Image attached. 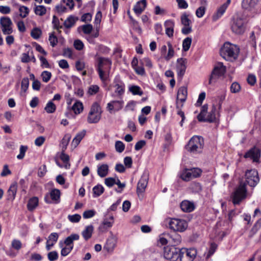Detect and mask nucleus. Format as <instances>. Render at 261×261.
Listing matches in <instances>:
<instances>
[{
	"label": "nucleus",
	"mask_w": 261,
	"mask_h": 261,
	"mask_svg": "<svg viewBox=\"0 0 261 261\" xmlns=\"http://www.w3.org/2000/svg\"><path fill=\"white\" fill-rule=\"evenodd\" d=\"M246 23L245 15L241 12H237L231 19V30L236 35H242L245 31Z\"/></svg>",
	"instance_id": "obj_1"
},
{
	"label": "nucleus",
	"mask_w": 261,
	"mask_h": 261,
	"mask_svg": "<svg viewBox=\"0 0 261 261\" xmlns=\"http://www.w3.org/2000/svg\"><path fill=\"white\" fill-rule=\"evenodd\" d=\"M240 52L238 46L226 42L221 47L220 53L221 57L227 61H232L237 59Z\"/></svg>",
	"instance_id": "obj_2"
},
{
	"label": "nucleus",
	"mask_w": 261,
	"mask_h": 261,
	"mask_svg": "<svg viewBox=\"0 0 261 261\" xmlns=\"http://www.w3.org/2000/svg\"><path fill=\"white\" fill-rule=\"evenodd\" d=\"M97 70L100 80L104 82L108 77V74L111 69L112 62L108 58L99 57L98 58Z\"/></svg>",
	"instance_id": "obj_3"
},
{
	"label": "nucleus",
	"mask_w": 261,
	"mask_h": 261,
	"mask_svg": "<svg viewBox=\"0 0 261 261\" xmlns=\"http://www.w3.org/2000/svg\"><path fill=\"white\" fill-rule=\"evenodd\" d=\"M204 146V140L200 136H193L186 146V149L190 153L197 154L201 153Z\"/></svg>",
	"instance_id": "obj_4"
},
{
	"label": "nucleus",
	"mask_w": 261,
	"mask_h": 261,
	"mask_svg": "<svg viewBox=\"0 0 261 261\" xmlns=\"http://www.w3.org/2000/svg\"><path fill=\"white\" fill-rule=\"evenodd\" d=\"M246 184L240 181L239 185L235 189L231 195V199L234 205L239 204L247 197Z\"/></svg>",
	"instance_id": "obj_5"
},
{
	"label": "nucleus",
	"mask_w": 261,
	"mask_h": 261,
	"mask_svg": "<svg viewBox=\"0 0 261 261\" xmlns=\"http://www.w3.org/2000/svg\"><path fill=\"white\" fill-rule=\"evenodd\" d=\"M208 106L203 105L201 108L200 114L197 116V119L199 121L213 122L216 119V107L213 105L210 112H207Z\"/></svg>",
	"instance_id": "obj_6"
},
{
	"label": "nucleus",
	"mask_w": 261,
	"mask_h": 261,
	"mask_svg": "<svg viewBox=\"0 0 261 261\" xmlns=\"http://www.w3.org/2000/svg\"><path fill=\"white\" fill-rule=\"evenodd\" d=\"M166 221L169 228L174 231L184 232L188 227V223L184 219L169 218Z\"/></svg>",
	"instance_id": "obj_7"
},
{
	"label": "nucleus",
	"mask_w": 261,
	"mask_h": 261,
	"mask_svg": "<svg viewBox=\"0 0 261 261\" xmlns=\"http://www.w3.org/2000/svg\"><path fill=\"white\" fill-rule=\"evenodd\" d=\"M101 110L96 102L93 103L89 112L87 121L89 123H96L101 118Z\"/></svg>",
	"instance_id": "obj_8"
},
{
	"label": "nucleus",
	"mask_w": 261,
	"mask_h": 261,
	"mask_svg": "<svg viewBox=\"0 0 261 261\" xmlns=\"http://www.w3.org/2000/svg\"><path fill=\"white\" fill-rule=\"evenodd\" d=\"M180 249L174 246H167L164 247V258L170 261H179L180 257Z\"/></svg>",
	"instance_id": "obj_9"
},
{
	"label": "nucleus",
	"mask_w": 261,
	"mask_h": 261,
	"mask_svg": "<svg viewBox=\"0 0 261 261\" xmlns=\"http://www.w3.org/2000/svg\"><path fill=\"white\" fill-rule=\"evenodd\" d=\"M202 171L198 168L184 170L180 175L181 178L185 181H189L192 178H197L200 176Z\"/></svg>",
	"instance_id": "obj_10"
},
{
	"label": "nucleus",
	"mask_w": 261,
	"mask_h": 261,
	"mask_svg": "<svg viewBox=\"0 0 261 261\" xmlns=\"http://www.w3.org/2000/svg\"><path fill=\"white\" fill-rule=\"evenodd\" d=\"M226 68L222 63H218L214 67L209 79V84H212L216 82L218 77L224 74Z\"/></svg>",
	"instance_id": "obj_11"
},
{
	"label": "nucleus",
	"mask_w": 261,
	"mask_h": 261,
	"mask_svg": "<svg viewBox=\"0 0 261 261\" xmlns=\"http://www.w3.org/2000/svg\"><path fill=\"white\" fill-rule=\"evenodd\" d=\"M246 181L251 187H254L259 181L258 172L255 169L248 170L245 173Z\"/></svg>",
	"instance_id": "obj_12"
},
{
	"label": "nucleus",
	"mask_w": 261,
	"mask_h": 261,
	"mask_svg": "<svg viewBox=\"0 0 261 261\" xmlns=\"http://www.w3.org/2000/svg\"><path fill=\"white\" fill-rule=\"evenodd\" d=\"M180 250L179 261H193L197 254V250L194 248H182Z\"/></svg>",
	"instance_id": "obj_13"
},
{
	"label": "nucleus",
	"mask_w": 261,
	"mask_h": 261,
	"mask_svg": "<svg viewBox=\"0 0 261 261\" xmlns=\"http://www.w3.org/2000/svg\"><path fill=\"white\" fill-rule=\"evenodd\" d=\"M0 24L4 34L10 35L13 32V23L11 19L7 16H3L0 18Z\"/></svg>",
	"instance_id": "obj_14"
},
{
	"label": "nucleus",
	"mask_w": 261,
	"mask_h": 261,
	"mask_svg": "<svg viewBox=\"0 0 261 261\" xmlns=\"http://www.w3.org/2000/svg\"><path fill=\"white\" fill-rule=\"evenodd\" d=\"M258 3L259 0H243L242 6L244 9L256 14L259 12Z\"/></svg>",
	"instance_id": "obj_15"
},
{
	"label": "nucleus",
	"mask_w": 261,
	"mask_h": 261,
	"mask_svg": "<svg viewBox=\"0 0 261 261\" xmlns=\"http://www.w3.org/2000/svg\"><path fill=\"white\" fill-rule=\"evenodd\" d=\"M188 91L185 86L180 87L177 91L176 97V109H180L183 107L184 102L186 100Z\"/></svg>",
	"instance_id": "obj_16"
},
{
	"label": "nucleus",
	"mask_w": 261,
	"mask_h": 261,
	"mask_svg": "<svg viewBox=\"0 0 261 261\" xmlns=\"http://www.w3.org/2000/svg\"><path fill=\"white\" fill-rule=\"evenodd\" d=\"M260 156V150L255 147L251 148L244 155L246 159L249 158L253 162H258Z\"/></svg>",
	"instance_id": "obj_17"
},
{
	"label": "nucleus",
	"mask_w": 261,
	"mask_h": 261,
	"mask_svg": "<svg viewBox=\"0 0 261 261\" xmlns=\"http://www.w3.org/2000/svg\"><path fill=\"white\" fill-rule=\"evenodd\" d=\"M148 173H143L137 185V192L138 194L142 193L145 191L148 184Z\"/></svg>",
	"instance_id": "obj_18"
},
{
	"label": "nucleus",
	"mask_w": 261,
	"mask_h": 261,
	"mask_svg": "<svg viewBox=\"0 0 261 261\" xmlns=\"http://www.w3.org/2000/svg\"><path fill=\"white\" fill-rule=\"evenodd\" d=\"M49 196L51 199H49L47 196L45 197V200L46 203H58L60 202L61 193L59 190L57 189H53L49 193Z\"/></svg>",
	"instance_id": "obj_19"
},
{
	"label": "nucleus",
	"mask_w": 261,
	"mask_h": 261,
	"mask_svg": "<svg viewBox=\"0 0 261 261\" xmlns=\"http://www.w3.org/2000/svg\"><path fill=\"white\" fill-rule=\"evenodd\" d=\"M111 236L107 239V242L104 246V249L108 252H112L116 247L117 243V238L114 236L112 232Z\"/></svg>",
	"instance_id": "obj_20"
},
{
	"label": "nucleus",
	"mask_w": 261,
	"mask_h": 261,
	"mask_svg": "<svg viewBox=\"0 0 261 261\" xmlns=\"http://www.w3.org/2000/svg\"><path fill=\"white\" fill-rule=\"evenodd\" d=\"M230 2L231 0H227L226 3L218 8L216 12L213 15V20L214 21L217 20L223 15Z\"/></svg>",
	"instance_id": "obj_21"
},
{
	"label": "nucleus",
	"mask_w": 261,
	"mask_h": 261,
	"mask_svg": "<svg viewBox=\"0 0 261 261\" xmlns=\"http://www.w3.org/2000/svg\"><path fill=\"white\" fill-rule=\"evenodd\" d=\"M187 60L186 59L180 58L177 60V71L178 76L182 77L186 71Z\"/></svg>",
	"instance_id": "obj_22"
},
{
	"label": "nucleus",
	"mask_w": 261,
	"mask_h": 261,
	"mask_svg": "<svg viewBox=\"0 0 261 261\" xmlns=\"http://www.w3.org/2000/svg\"><path fill=\"white\" fill-rule=\"evenodd\" d=\"M59 235L56 232L51 233L48 237L46 241V249L47 250H50L53 246L57 242Z\"/></svg>",
	"instance_id": "obj_23"
},
{
	"label": "nucleus",
	"mask_w": 261,
	"mask_h": 261,
	"mask_svg": "<svg viewBox=\"0 0 261 261\" xmlns=\"http://www.w3.org/2000/svg\"><path fill=\"white\" fill-rule=\"evenodd\" d=\"M180 208L183 212L190 213L195 209V205L192 202L188 200H184L180 203Z\"/></svg>",
	"instance_id": "obj_24"
},
{
	"label": "nucleus",
	"mask_w": 261,
	"mask_h": 261,
	"mask_svg": "<svg viewBox=\"0 0 261 261\" xmlns=\"http://www.w3.org/2000/svg\"><path fill=\"white\" fill-rule=\"evenodd\" d=\"M115 87H116L115 92L118 93L119 95L123 94L124 92V84L120 80L119 76H117L114 79Z\"/></svg>",
	"instance_id": "obj_25"
},
{
	"label": "nucleus",
	"mask_w": 261,
	"mask_h": 261,
	"mask_svg": "<svg viewBox=\"0 0 261 261\" xmlns=\"http://www.w3.org/2000/svg\"><path fill=\"white\" fill-rule=\"evenodd\" d=\"M146 7V0H141L136 3V4L134 7L133 10L136 14L140 15L145 10Z\"/></svg>",
	"instance_id": "obj_26"
},
{
	"label": "nucleus",
	"mask_w": 261,
	"mask_h": 261,
	"mask_svg": "<svg viewBox=\"0 0 261 261\" xmlns=\"http://www.w3.org/2000/svg\"><path fill=\"white\" fill-rule=\"evenodd\" d=\"M109 166L106 164H103L97 166V174L100 177H106L109 173Z\"/></svg>",
	"instance_id": "obj_27"
},
{
	"label": "nucleus",
	"mask_w": 261,
	"mask_h": 261,
	"mask_svg": "<svg viewBox=\"0 0 261 261\" xmlns=\"http://www.w3.org/2000/svg\"><path fill=\"white\" fill-rule=\"evenodd\" d=\"M94 230V227L92 225L86 226L85 229L82 232V235L84 239L87 241L92 237Z\"/></svg>",
	"instance_id": "obj_28"
},
{
	"label": "nucleus",
	"mask_w": 261,
	"mask_h": 261,
	"mask_svg": "<svg viewBox=\"0 0 261 261\" xmlns=\"http://www.w3.org/2000/svg\"><path fill=\"white\" fill-rule=\"evenodd\" d=\"M174 25V22L171 20H167L165 22V26L166 27V34L169 37H171L173 35Z\"/></svg>",
	"instance_id": "obj_29"
},
{
	"label": "nucleus",
	"mask_w": 261,
	"mask_h": 261,
	"mask_svg": "<svg viewBox=\"0 0 261 261\" xmlns=\"http://www.w3.org/2000/svg\"><path fill=\"white\" fill-rule=\"evenodd\" d=\"M18 6L19 11V15L22 18H26L29 14L30 9L26 6L20 5L18 4H15Z\"/></svg>",
	"instance_id": "obj_30"
},
{
	"label": "nucleus",
	"mask_w": 261,
	"mask_h": 261,
	"mask_svg": "<svg viewBox=\"0 0 261 261\" xmlns=\"http://www.w3.org/2000/svg\"><path fill=\"white\" fill-rule=\"evenodd\" d=\"M85 135L86 130H85L77 133L72 141V146H74V148L76 147Z\"/></svg>",
	"instance_id": "obj_31"
},
{
	"label": "nucleus",
	"mask_w": 261,
	"mask_h": 261,
	"mask_svg": "<svg viewBox=\"0 0 261 261\" xmlns=\"http://www.w3.org/2000/svg\"><path fill=\"white\" fill-rule=\"evenodd\" d=\"M261 227V219L258 220L254 224L253 227L251 228L249 232L248 237L250 238H252L258 231Z\"/></svg>",
	"instance_id": "obj_32"
},
{
	"label": "nucleus",
	"mask_w": 261,
	"mask_h": 261,
	"mask_svg": "<svg viewBox=\"0 0 261 261\" xmlns=\"http://www.w3.org/2000/svg\"><path fill=\"white\" fill-rule=\"evenodd\" d=\"M77 18L72 15H70L66 19L64 22V25L66 29H70L75 23Z\"/></svg>",
	"instance_id": "obj_33"
},
{
	"label": "nucleus",
	"mask_w": 261,
	"mask_h": 261,
	"mask_svg": "<svg viewBox=\"0 0 261 261\" xmlns=\"http://www.w3.org/2000/svg\"><path fill=\"white\" fill-rule=\"evenodd\" d=\"M17 192V185L13 184L11 185L8 190V198L9 199L13 200L15 197Z\"/></svg>",
	"instance_id": "obj_34"
},
{
	"label": "nucleus",
	"mask_w": 261,
	"mask_h": 261,
	"mask_svg": "<svg viewBox=\"0 0 261 261\" xmlns=\"http://www.w3.org/2000/svg\"><path fill=\"white\" fill-rule=\"evenodd\" d=\"M202 6L199 7L196 11V15L198 18H201L205 14L206 7L205 6L206 2L205 1L202 0L201 1Z\"/></svg>",
	"instance_id": "obj_35"
},
{
	"label": "nucleus",
	"mask_w": 261,
	"mask_h": 261,
	"mask_svg": "<svg viewBox=\"0 0 261 261\" xmlns=\"http://www.w3.org/2000/svg\"><path fill=\"white\" fill-rule=\"evenodd\" d=\"M38 204V199L36 197H34L31 198L28 203L27 207L29 211H33L34 210Z\"/></svg>",
	"instance_id": "obj_36"
},
{
	"label": "nucleus",
	"mask_w": 261,
	"mask_h": 261,
	"mask_svg": "<svg viewBox=\"0 0 261 261\" xmlns=\"http://www.w3.org/2000/svg\"><path fill=\"white\" fill-rule=\"evenodd\" d=\"M71 137V136L70 134H67L65 135L63 138L62 139L60 145L63 151H65V150L66 149L67 146L69 144Z\"/></svg>",
	"instance_id": "obj_37"
},
{
	"label": "nucleus",
	"mask_w": 261,
	"mask_h": 261,
	"mask_svg": "<svg viewBox=\"0 0 261 261\" xmlns=\"http://www.w3.org/2000/svg\"><path fill=\"white\" fill-rule=\"evenodd\" d=\"M79 235L77 234H72L68 237L65 240L64 243L67 246H73L72 243L74 240L79 239Z\"/></svg>",
	"instance_id": "obj_38"
},
{
	"label": "nucleus",
	"mask_w": 261,
	"mask_h": 261,
	"mask_svg": "<svg viewBox=\"0 0 261 261\" xmlns=\"http://www.w3.org/2000/svg\"><path fill=\"white\" fill-rule=\"evenodd\" d=\"M72 109L75 114H80L83 110V103L79 101H76L72 106Z\"/></svg>",
	"instance_id": "obj_39"
},
{
	"label": "nucleus",
	"mask_w": 261,
	"mask_h": 261,
	"mask_svg": "<svg viewBox=\"0 0 261 261\" xmlns=\"http://www.w3.org/2000/svg\"><path fill=\"white\" fill-rule=\"evenodd\" d=\"M34 12L37 15L43 16L46 14V9L42 5L36 6L34 8Z\"/></svg>",
	"instance_id": "obj_40"
},
{
	"label": "nucleus",
	"mask_w": 261,
	"mask_h": 261,
	"mask_svg": "<svg viewBox=\"0 0 261 261\" xmlns=\"http://www.w3.org/2000/svg\"><path fill=\"white\" fill-rule=\"evenodd\" d=\"M104 192L103 187L100 185H98L93 188V197H97L101 195Z\"/></svg>",
	"instance_id": "obj_41"
},
{
	"label": "nucleus",
	"mask_w": 261,
	"mask_h": 261,
	"mask_svg": "<svg viewBox=\"0 0 261 261\" xmlns=\"http://www.w3.org/2000/svg\"><path fill=\"white\" fill-rule=\"evenodd\" d=\"M168 54L164 56V58L166 60L168 61L171 59L173 56L174 54V51L172 47V44L170 42H168Z\"/></svg>",
	"instance_id": "obj_42"
},
{
	"label": "nucleus",
	"mask_w": 261,
	"mask_h": 261,
	"mask_svg": "<svg viewBox=\"0 0 261 261\" xmlns=\"http://www.w3.org/2000/svg\"><path fill=\"white\" fill-rule=\"evenodd\" d=\"M102 223L106 227L111 228L114 223V217L112 215L109 216L108 217L104 218Z\"/></svg>",
	"instance_id": "obj_43"
},
{
	"label": "nucleus",
	"mask_w": 261,
	"mask_h": 261,
	"mask_svg": "<svg viewBox=\"0 0 261 261\" xmlns=\"http://www.w3.org/2000/svg\"><path fill=\"white\" fill-rule=\"evenodd\" d=\"M192 43V38L190 37H187L182 41V49L187 51H188Z\"/></svg>",
	"instance_id": "obj_44"
},
{
	"label": "nucleus",
	"mask_w": 261,
	"mask_h": 261,
	"mask_svg": "<svg viewBox=\"0 0 261 261\" xmlns=\"http://www.w3.org/2000/svg\"><path fill=\"white\" fill-rule=\"evenodd\" d=\"M44 109L47 113H53L56 111V107L51 101H50L47 102Z\"/></svg>",
	"instance_id": "obj_45"
},
{
	"label": "nucleus",
	"mask_w": 261,
	"mask_h": 261,
	"mask_svg": "<svg viewBox=\"0 0 261 261\" xmlns=\"http://www.w3.org/2000/svg\"><path fill=\"white\" fill-rule=\"evenodd\" d=\"M42 34L41 30L38 28H34L31 32V36L35 39H39Z\"/></svg>",
	"instance_id": "obj_46"
},
{
	"label": "nucleus",
	"mask_w": 261,
	"mask_h": 261,
	"mask_svg": "<svg viewBox=\"0 0 261 261\" xmlns=\"http://www.w3.org/2000/svg\"><path fill=\"white\" fill-rule=\"evenodd\" d=\"M129 90L134 95H142L143 94V91L138 86H132L129 87Z\"/></svg>",
	"instance_id": "obj_47"
},
{
	"label": "nucleus",
	"mask_w": 261,
	"mask_h": 261,
	"mask_svg": "<svg viewBox=\"0 0 261 261\" xmlns=\"http://www.w3.org/2000/svg\"><path fill=\"white\" fill-rule=\"evenodd\" d=\"M51 75V73L48 71H44L41 74L42 81L45 83H47L50 80Z\"/></svg>",
	"instance_id": "obj_48"
},
{
	"label": "nucleus",
	"mask_w": 261,
	"mask_h": 261,
	"mask_svg": "<svg viewBox=\"0 0 261 261\" xmlns=\"http://www.w3.org/2000/svg\"><path fill=\"white\" fill-rule=\"evenodd\" d=\"M115 149L117 152L121 153L124 150L125 145L124 143L120 141H117L115 142Z\"/></svg>",
	"instance_id": "obj_49"
},
{
	"label": "nucleus",
	"mask_w": 261,
	"mask_h": 261,
	"mask_svg": "<svg viewBox=\"0 0 261 261\" xmlns=\"http://www.w3.org/2000/svg\"><path fill=\"white\" fill-rule=\"evenodd\" d=\"M99 90V87L97 85H91L88 90V93L90 95H95Z\"/></svg>",
	"instance_id": "obj_50"
},
{
	"label": "nucleus",
	"mask_w": 261,
	"mask_h": 261,
	"mask_svg": "<svg viewBox=\"0 0 261 261\" xmlns=\"http://www.w3.org/2000/svg\"><path fill=\"white\" fill-rule=\"evenodd\" d=\"M191 189L194 192L199 193L202 190V186L198 182H193L191 185Z\"/></svg>",
	"instance_id": "obj_51"
},
{
	"label": "nucleus",
	"mask_w": 261,
	"mask_h": 261,
	"mask_svg": "<svg viewBox=\"0 0 261 261\" xmlns=\"http://www.w3.org/2000/svg\"><path fill=\"white\" fill-rule=\"evenodd\" d=\"M48 40L52 47H55L58 43V38L54 33L49 34Z\"/></svg>",
	"instance_id": "obj_52"
},
{
	"label": "nucleus",
	"mask_w": 261,
	"mask_h": 261,
	"mask_svg": "<svg viewBox=\"0 0 261 261\" xmlns=\"http://www.w3.org/2000/svg\"><path fill=\"white\" fill-rule=\"evenodd\" d=\"M28 147L27 146L21 145L19 149V154L17 156V158L19 160L22 159Z\"/></svg>",
	"instance_id": "obj_53"
},
{
	"label": "nucleus",
	"mask_w": 261,
	"mask_h": 261,
	"mask_svg": "<svg viewBox=\"0 0 261 261\" xmlns=\"http://www.w3.org/2000/svg\"><path fill=\"white\" fill-rule=\"evenodd\" d=\"M11 246L13 248L19 250L22 247V243L20 241L16 239L12 240L11 243Z\"/></svg>",
	"instance_id": "obj_54"
},
{
	"label": "nucleus",
	"mask_w": 261,
	"mask_h": 261,
	"mask_svg": "<svg viewBox=\"0 0 261 261\" xmlns=\"http://www.w3.org/2000/svg\"><path fill=\"white\" fill-rule=\"evenodd\" d=\"M181 22L184 25H190L191 20L188 18V15L184 13L181 16Z\"/></svg>",
	"instance_id": "obj_55"
},
{
	"label": "nucleus",
	"mask_w": 261,
	"mask_h": 261,
	"mask_svg": "<svg viewBox=\"0 0 261 261\" xmlns=\"http://www.w3.org/2000/svg\"><path fill=\"white\" fill-rule=\"evenodd\" d=\"M29 86V80L28 77H24L21 81V90L25 92Z\"/></svg>",
	"instance_id": "obj_56"
},
{
	"label": "nucleus",
	"mask_w": 261,
	"mask_h": 261,
	"mask_svg": "<svg viewBox=\"0 0 261 261\" xmlns=\"http://www.w3.org/2000/svg\"><path fill=\"white\" fill-rule=\"evenodd\" d=\"M59 257L58 253L56 251H53L49 252L47 254V257L49 261H55L58 259Z\"/></svg>",
	"instance_id": "obj_57"
},
{
	"label": "nucleus",
	"mask_w": 261,
	"mask_h": 261,
	"mask_svg": "<svg viewBox=\"0 0 261 261\" xmlns=\"http://www.w3.org/2000/svg\"><path fill=\"white\" fill-rule=\"evenodd\" d=\"M68 220L72 223H77L80 221L81 216L79 214H74L73 215H68Z\"/></svg>",
	"instance_id": "obj_58"
},
{
	"label": "nucleus",
	"mask_w": 261,
	"mask_h": 261,
	"mask_svg": "<svg viewBox=\"0 0 261 261\" xmlns=\"http://www.w3.org/2000/svg\"><path fill=\"white\" fill-rule=\"evenodd\" d=\"M114 105V109L116 111H119L121 110L122 107L124 103V102L122 100H113L112 101Z\"/></svg>",
	"instance_id": "obj_59"
},
{
	"label": "nucleus",
	"mask_w": 261,
	"mask_h": 261,
	"mask_svg": "<svg viewBox=\"0 0 261 261\" xmlns=\"http://www.w3.org/2000/svg\"><path fill=\"white\" fill-rule=\"evenodd\" d=\"M116 182V179L113 177H108L105 179V184L108 187H112Z\"/></svg>",
	"instance_id": "obj_60"
},
{
	"label": "nucleus",
	"mask_w": 261,
	"mask_h": 261,
	"mask_svg": "<svg viewBox=\"0 0 261 261\" xmlns=\"http://www.w3.org/2000/svg\"><path fill=\"white\" fill-rule=\"evenodd\" d=\"M241 86L236 82L233 83L230 87V91L232 93H236L239 92L240 91Z\"/></svg>",
	"instance_id": "obj_61"
},
{
	"label": "nucleus",
	"mask_w": 261,
	"mask_h": 261,
	"mask_svg": "<svg viewBox=\"0 0 261 261\" xmlns=\"http://www.w3.org/2000/svg\"><path fill=\"white\" fill-rule=\"evenodd\" d=\"M179 9H186L188 7V4L185 0H176Z\"/></svg>",
	"instance_id": "obj_62"
},
{
	"label": "nucleus",
	"mask_w": 261,
	"mask_h": 261,
	"mask_svg": "<svg viewBox=\"0 0 261 261\" xmlns=\"http://www.w3.org/2000/svg\"><path fill=\"white\" fill-rule=\"evenodd\" d=\"M95 214V212L93 210L85 211L83 214L85 219H88L93 217Z\"/></svg>",
	"instance_id": "obj_63"
},
{
	"label": "nucleus",
	"mask_w": 261,
	"mask_h": 261,
	"mask_svg": "<svg viewBox=\"0 0 261 261\" xmlns=\"http://www.w3.org/2000/svg\"><path fill=\"white\" fill-rule=\"evenodd\" d=\"M93 27L90 24L84 25L82 26V30L84 33L86 34H89L92 31Z\"/></svg>",
	"instance_id": "obj_64"
}]
</instances>
